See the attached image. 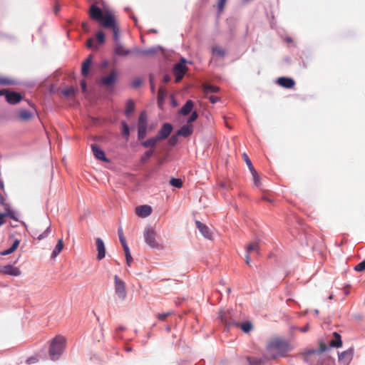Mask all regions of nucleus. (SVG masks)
Returning <instances> with one entry per match:
<instances>
[{"instance_id":"f257e3e1","label":"nucleus","mask_w":365,"mask_h":365,"mask_svg":"<svg viewBox=\"0 0 365 365\" xmlns=\"http://www.w3.org/2000/svg\"><path fill=\"white\" fill-rule=\"evenodd\" d=\"M290 351V345L287 340L275 338L266 346V352L271 355L272 359L283 357Z\"/></svg>"},{"instance_id":"f03ea898","label":"nucleus","mask_w":365,"mask_h":365,"mask_svg":"<svg viewBox=\"0 0 365 365\" xmlns=\"http://www.w3.org/2000/svg\"><path fill=\"white\" fill-rule=\"evenodd\" d=\"M173 130V126L170 123H164L155 136L142 141L140 145L143 148H155L158 142L167 139Z\"/></svg>"},{"instance_id":"7ed1b4c3","label":"nucleus","mask_w":365,"mask_h":365,"mask_svg":"<svg viewBox=\"0 0 365 365\" xmlns=\"http://www.w3.org/2000/svg\"><path fill=\"white\" fill-rule=\"evenodd\" d=\"M232 311L225 312L223 310L219 312V319L223 323L226 329H229L232 327H240L243 332L249 333L252 329V324L250 321H245L242 323L236 322L232 318Z\"/></svg>"},{"instance_id":"20e7f679","label":"nucleus","mask_w":365,"mask_h":365,"mask_svg":"<svg viewBox=\"0 0 365 365\" xmlns=\"http://www.w3.org/2000/svg\"><path fill=\"white\" fill-rule=\"evenodd\" d=\"M66 346V339L61 335L54 337L51 341L48 349L49 357L51 360H58L62 355Z\"/></svg>"},{"instance_id":"39448f33","label":"nucleus","mask_w":365,"mask_h":365,"mask_svg":"<svg viewBox=\"0 0 365 365\" xmlns=\"http://www.w3.org/2000/svg\"><path fill=\"white\" fill-rule=\"evenodd\" d=\"M342 346V340L341 335L336 332H333V339L329 341V344L327 345L322 341H319V347L318 349H312L307 351V355L312 354H321L330 350L331 348H339Z\"/></svg>"},{"instance_id":"423d86ee","label":"nucleus","mask_w":365,"mask_h":365,"mask_svg":"<svg viewBox=\"0 0 365 365\" xmlns=\"http://www.w3.org/2000/svg\"><path fill=\"white\" fill-rule=\"evenodd\" d=\"M89 15L93 20L98 22L102 27H104V23L108 21V17H115L110 11H106L104 14L103 10L98 6L97 2L93 3L91 6Z\"/></svg>"},{"instance_id":"0eeeda50","label":"nucleus","mask_w":365,"mask_h":365,"mask_svg":"<svg viewBox=\"0 0 365 365\" xmlns=\"http://www.w3.org/2000/svg\"><path fill=\"white\" fill-rule=\"evenodd\" d=\"M145 243L151 248L160 250L162 246L155 240L156 233L153 228L147 227L143 232Z\"/></svg>"},{"instance_id":"6e6552de","label":"nucleus","mask_w":365,"mask_h":365,"mask_svg":"<svg viewBox=\"0 0 365 365\" xmlns=\"http://www.w3.org/2000/svg\"><path fill=\"white\" fill-rule=\"evenodd\" d=\"M118 73L115 69L112 70L108 76H102L99 85L104 88H112L118 80Z\"/></svg>"},{"instance_id":"1a4fd4ad","label":"nucleus","mask_w":365,"mask_h":365,"mask_svg":"<svg viewBox=\"0 0 365 365\" xmlns=\"http://www.w3.org/2000/svg\"><path fill=\"white\" fill-rule=\"evenodd\" d=\"M187 61L185 58H182L181 60L174 65L173 72L175 77V82L179 83L183 78L184 74L187 71L186 66Z\"/></svg>"},{"instance_id":"9d476101","label":"nucleus","mask_w":365,"mask_h":365,"mask_svg":"<svg viewBox=\"0 0 365 365\" xmlns=\"http://www.w3.org/2000/svg\"><path fill=\"white\" fill-rule=\"evenodd\" d=\"M103 28L112 29L114 41L115 43H120V30L119 27L116 24L115 17H108V21L104 23Z\"/></svg>"},{"instance_id":"9b49d317","label":"nucleus","mask_w":365,"mask_h":365,"mask_svg":"<svg viewBox=\"0 0 365 365\" xmlns=\"http://www.w3.org/2000/svg\"><path fill=\"white\" fill-rule=\"evenodd\" d=\"M115 292L118 298L124 300L126 297V290L124 282L120 279L117 274L114 276Z\"/></svg>"},{"instance_id":"f8f14e48","label":"nucleus","mask_w":365,"mask_h":365,"mask_svg":"<svg viewBox=\"0 0 365 365\" xmlns=\"http://www.w3.org/2000/svg\"><path fill=\"white\" fill-rule=\"evenodd\" d=\"M272 359L271 355L269 353H262L259 357L247 356L246 360L248 365H262L268 363Z\"/></svg>"},{"instance_id":"ddd939ff","label":"nucleus","mask_w":365,"mask_h":365,"mask_svg":"<svg viewBox=\"0 0 365 365\" xmlns=\"http://www.w3.org/2000/svg\"><path fill=\"white\" fill-rule=\"evenodd\" d=\"M96 40L98 43H96V40L93 38H90L87 41V47L91 49H98V45L103 44L106 41L105 34L102 31H99L96 33Z\"/></svg>"},{"instance_id":"4468645a","label":"nucleus","mask_w":365,"mask_h":365,"mask_svg":"<svg viewBox=\"0 0 365 365\" xmlns=\"http://www.w3.org/2000/svg\"><path fill=\"white\" fill-rule=\"evenodd\" d=\"M354 348L350 347L347 350L338 353V361L341 365H349L354 356Z\"/></svg>"},{"instance_id":"2eb2a0df","label":"nucleus","mask_w":365,"mask_h":365,"mask_svg":"<svg viewBox=\"0 0 365 365\" xmlns=\"http://www.w3.org/2000/svg\"><path fill=\"white\" fill-rule=\"evenodd\" d=\"M317 356V362L318 365H335V359L324 352L321 354H312Z\"/></svg>"},{"instance_id":"dca6fc26","label":"nucleus","mask_w":365,"mask_h":365,"mask_svg":"<svg viewBox=\"0 0 365 365\" xmlns=\"http://www.w3.org/2000/svg\"><path fill=\"white\" fill-rule=\"evenodd\" d=\"M5 98L8 103L15 105L19 103L23 97L20 93L7 89Z\"/></svg>"},{"instance_id":"f3484780","label":"nucleus","mask_w":365,"mask_h":365,"mask_svg":"<svg viewBox=\"0 0 365 365\" xmlns=\"http://www.w3.org/2000/svg\"><path fill=\"white\" fill-rule=\"evenodd\" d=\"M0 273L9 276L18 277L21 275V272L18 267L9 264L0 267Z\"/></svg>"},{"instance_id":"a211bd4d","label":"nucleus","mask_w":365,"mask_h":365,"mask_svg":"<svg viewBox=\"0 0 365 365\" xmlns=\"http://www.w3.org/2000/svg\"><path fill=\"white\" fill-rule=\"evenodd\" d=\"M91 147L93 154L96 159L105 163L109 162V159L106 157L104 150L98 145L94 143Z\"/></svg>"},{"instance_id":"6ab92c4d","label":"nucleus","mask_w":365,"mask_h":365,"mask_svg":"<svg viewBox=\"0 0 365 365\" xmlns=\"http://www.w3.org/2000/svg\"><path fill=\"white\" fill-rule=\"evenodd\" d=\"M197 228L201 235L207 239L210 240L212 236V232L210 229L205 224L202 223L199 220L195 221Z\"/></svg>"},{"instance_id":"aec40b11","label":"nucleus","mask_w":365,"mask_h":365,"mask_svg":"<svg viewBox=\"0 0 365 365\" xmlns=\"http://www.w3.org/2000/svg\"><path fill=\"white\" fill-rule=\"evenodd\" d=\"M96 245L98 250L97 259L98 261L102 260L106 256V247L104 242L100 237L96 238Z\"/></svg>"},{"instance_id":"412c9836","label":"nucleus","mask_w":365,"mask_h":365,"mask_svg":"<svg viewBox=\"0 0 365 365\" xmlns=\"http://www.w3.org/2000/svg\"><path fill=\"white\" fill-rule=\"evenodd\" d=\"M277 83L278 85L285 88H292L295 85V81L293 78L284 76L278 78Z\"/></svg>"},{"instance_id":"4be33fe9","label":"nucleus","mask_w":365,"mask_h":365,"mask_svg":"<svg viewBox=\"0 0 365 365\" xmlns=\"http://www.w3.org/2000/svg\"><path fill=\"white\" fill-rule=\"evenodd\" d=\"M135 212L140 217H146L152 213V207L148 205L138 206Z\"/></svg>"},{"instance_id":"5701e85b","label":"nucleus","mask_w":365,"mask_h":365,"mask_svg":"<svg viewBox=\"0 0 365 365\" xmlns=\"http://www.w3.org/2000/svg\"><path fill=\"white\" fill-rule=\"evenodd\" d=\"M92 63H93V57L91 55H90L87 57V58L82 63L81 74L83 76L87 77L89 75Z\"/></svg>"},{"instance_id":"b1692460","label":"nucleus","mask_w":365,"mask_h":365,"mask_svg":"<svg viewBox=\"0 0 365 365\" xmlns=\"http://www.w3.org/2000/svg\"><path fill=\"white\" fill-rule=\"evenodd\" d=\"M193 133L192 125L185 124L178 131L177 135L187 138L190 136Z\"/></svg>"},{"instance_id":"393cba45","label":"nucleus","mask_w":365,"mask_h":365,"mask_svg":"<svg viewBox=\"0 0 365 365\" xmlns=\"http://www.w3.org/2000/svg\"><path fill=\"white\" fill-rule=\"evenodd\" d=\"M194 107V103L192 100H187L185 103L181 107L179 110V113L182 115H189Z\"/></svg>"},{"instance_id":"a878e982","label":"nucleus","mask_w":365,"mask_h":365,"mask_svg":"<svg viewBox=\"0 0 365 365\" xmlns=\"http://www.w3.org/2000/svg\"><path fill=\"white\" fill-rule=\"evenodd\" d=\"M147 150L140 157V163L145 164L148 162L149 159L155 154V148H148Z\"/></svg>"},{"instance_id":"bb28decb","label":"nucleus","mask_w":365,"mask_h":365,"mask_svg":"<svg viewBox=\"0 0 365 365\" xmlns=\"http://www.w3.org/2000/svg\"><path fill=\"white\" fill-rule=\"evenodd\" d=\"M135 109V104L133 99H128L126 101L125 109L124 114L126 117L129 118Z\"/></svg>"},{"instance_id":"cd10ccee","label":"nucleus","mask_w":365,"mask_h":365,"mask_svg":"<svg viewBox=\"0 0 365 365\" xmlns=\"http://www.w3.org/2000/svg\"><path fill=\"white\" fill-rule=\"evenodd\" d=\"M121 135L125 140H128L130 134V128L125 120L120 122Z\"/></svg>"},{"instance_id":"c85d7f7f","label":"nucleus","mask_w":365,"mask_h":365,"mask_svg":"<svg viewBox=\"0 0 365 365\" xmlns=\"http://www.w3.org/2000/svg\"><path fill=\"white\" fill-rule=\"evenodd\" d=\"M163 50V48L159 45L145 48L144 49V56H153L158 53L159 51Z\"/></svg>"},{"instance_id":"c756f323","label":"nucleus","mask_w":365,"mask_h":365,"mask_svg":"<svg viewBox=\"0 0 365 365\" xmlns=\"http://www.w3.org/2000/svg\"><path fill=\"white\" fill-rule=\"evenodd\" d=\"M63 248V242L62 239H59L52 251L51 258L56 257Z\"/></svg>"},{"instance_id":"7c9ffc66","label":"nucleus","mask_w":365,"mask_h":365,"mask_svg":"<svg viewBox=\"0 0 365 365\" xmlns=\"http://www.w3.org/2000/svg\"><path fill=\"white\" fill-rule=\"evenodd\" d=\"M124 54L127 56L129 54H135V56H144V49H141L137 46H134L133 48L124 50Z\"/></svg>"},{"instance_id":"2f4dec72","label":"nucleus","mask_w":365,"mask_h":365,"mask_svg":"<svg viewBox=\"0 0 365 365\" xmlns=\"http://www.w3.org/2000/svg\"><path fill=\"white\" fill-rule=\"evenodd\" d=\"M147 131H148V125H140L138 126V140H141L144 139L147 135Z\"/></svg>"},{"instance_id":"473e14b6","label":"nucleus","mask_w":365,"mask_h":365,"mask_svg":"<svg viewBox=\"0 0 365 365\" xmlns=\"http://www.w3.org/2000/svg\"><path fill=\"white\" fill-rule=\"evenodd\" d=\"M148 125V115L145 110L142 111L138 117V126Z\"/></svg>"},{"instance_id":"72a5a7b5","label":"nucleus","mask_w":365,"mask_h":365,"mask_svg":"<svg viewBox=\"0 0 365 365\" xmlns=\"http://www.w3.org/2000/svg\"><path fill=\"white\" fill-rule=\"evenodd\" d=\"M242 156H243V159H244L247 166L248 167L251 174H256V170L254 168L252 163L251 160L250 159L249 156L245 153H243Z\"/></svg>"},{"instance_id":"f704fd0d","label":"nucleus","mask_w":365,"mask_h":365,"mask_svg":"<svg viewBox=\"0 0 365 365\" xmlns=\"http://www.w3.org/2000/svg\"><path fill=\"white\" fill-rule=\"evenodd\" d=\"M123 46L120 43H115L113 48V53L118 56H126L127 55L124 54Z\"/></svg>"},{"instance_id":"c9c22d12","label":"nucleus","mask_w":365,"mask_h":365,"mask_svg":"<svg viewBox=\"0 0 365 365\" xmlns=\"http://www.w3.org/2000/svg\"><path fill=\"white\" fill-rule=\"evenodd\" d=\"M6 212L2 213L3 217L5 218L6 217H9L11 219L14 220V221L18 222L19 219L16 216L14 212L10 209L9 205L6 206Z\"/></svg>"},{"instance_id":"e433bc0d","label":"nucleus","mask_w":365,"mask_h":365,"mask_svg":"<svg viewBox=\"0 0 365 365\" xmlns=\"http://www.w3.org/2000/svg\"><path fill=\"white\" fill-rule=\"evenodd\" d=\"M220 91V88L217 86L208 84L204 87V91L206 93H217Z\"/></svg>"},{"instance_id":"4c0bfd02","label":"nucleus","mask_w":365,"mask_h":365,"mask_svg":"<svg viewBox=\"0 0 365 365\" xmlns=\"http://www.w3.org/2000/svg\"><path fill=\"white\" fill-rule=\"evenodd\" d=\"M170 185L179 189L182 187V181L180 178H171L170 180Z\"/></svg>"},{"instance_id":"58836bf2","label":"nucleus","mask_w":365,"mask_h":365,"mask_svg":"<svg viewBox=\"0 0 365 365\" xmlns=\"http://www.w3.org/2000/svg\"><path fill=\"white\" fill-rule=\"evenodd\" d=\"M76 91H77V88H75L73 86H70V87H68V88H65L62 91V93L66 97H68V96L75 95Z\"/></svg>"},{"instance_id":"ea45409f","label":"nucleus","mask_w":365,"mask_h":365,"mask_svg":"<svg viewBox=\"0 0 365 365\" xmlns=\"http://www.w3.org/2000/svg\"><path fill=\"white\" fill-rule=\"evenodd\" d=\"M32 113L29 110H23L19 113V118L24 120H29L31 118Z\"/></svg>"},{"instance_id":"a19ab883","label":"nucleus","mask_w":365,"mask_h":365,"mask_svg":"<svg viewBox=\"0 0 365 365\" xmlns=\"http://www.w3.org/2000/svg\"><path fill=\"white\" fill-rule=\"evenodd\" d=\"M178 137L179 135H177V132L173 134L169 139H168V145L171 147L175 146L178 142Z\"/></svg>"},{"instance_id":"79ce46f5","label":"nucleus","mask_w":365,"mask_h":365,"mask_svg":"<svg viewBox=\"0 0 365 365\" xmlns=\"http://www.w3.org/2000/svg\"><path fill=\"white\" fill-rule=\"evenodd\" d=\"M168 95V91L163 86H160L158 92V98H165Z\"/></svg>"},{"instance_id":"37998d69","label":"nucleus","mask_w":365,"mask_h":365,"mask_svg":"<svg viewBox=\"0 0 365 365\" xmlns=\"http://www.w3.org/2000/svg\"><path fill=\"white\" fill-rule=\"evenodd\" d=\"M212 51L213 54H217V55H219L221 57H224L225 55V50H223L221 48L217 47V46L213 47L212 48Z\"/></svg>"},{"instance_id":"c03bdc74","label":"nucleus","mask_w":365,"mask_h":365,"mask_svg":"<svg viewBox=\"0 0 365 365\" xmlns=\"http://www.w3.org/2000/svg\"><path fill=\"white\" fill-rule=\"evenodd\" d=\"M354 269L358 272H364L365 270V259L356 264Z\"/></svg>"},{"instance_id":"a18cd8bd","label":"nucleus","mask_w":365,"mask_h":365,"mask_svg":"<svg viewBox=\"0 0 365 365\" xmlns=\"http://www.w3.org/2000/svg\"><path fill=\"white\" fill-rule=\"evenodd\" d=\"M51 232V227L48 226L41 235L37 237L38 240H42L47 237Z\"/></svg>"},{"instance_id":"49530a36","label":"nucleus","mask_w":365,"mask_h":365,"mask_svg":"<svg viewBox=\"0 0 365 365\" xmlns=\"http://www.w3.org/2000/svg\"><path fill=\"white\" fill-rule=\"evenodd\" d=\"M198 118V113L196 110H194V111H192L191 112V115H190V117L188 118L187 119V123L186 124H188L190 125V123L195 121L197 120V118Z\"/></svg>"},{"instance_id":"de8ad7c7","label":"nucleus","mask_w":365,"mask_h":365,"mask_svg":"<svg viewBox=\"0 0 365 365\" xmlns=\"http://www.w3.org/2000/svg\"><path fill=\"white\" fill-rule=\"evenodd\" d=\"M118 235L119 240H120L121 245H124L125 243H127L125 238L123 235V231L122 227H118Z\"/></svg>"},{"instance_id":"09e8293b","label":"nucleus","mask_w":365,"mask_h":365,"mask_svg":"<svg viewBox=\"0 0 365 365\" xmlns=\"http://www.w3.org/2000/svg\"><path fill=\"white\" fill-rule=\"evenodd\" d=\"M15 81L7 78L0 77V85H14Z\"/></svg>"},{"instance_id":"8fccbe9b","label":"nucleus","mask_w":365,"mask_h":365,"mask_svg":"<svg viewBox=\"0 0 365 365\" xmlns=\"http://www.w3.org/2000/svg\"><path fill=\"white\" fill-rule=\"evenodd\" d=\"M149 83L150 86V91L153 93H155V85L154 83V76L152 73L149 75Z\"/></svg>"},{"instance_id":"3c124183","label":"nucleus","mask_w":365,"mask_h":365,"mask_svg":"<svg viewBox=\"0 0 365 365\" xmlns=\"http://www.w3.org/2000/svg\"><path fill=\"white\" fill-rule=\"evenodd\" d=\"M252 178H253L255 185L257 187H259L261 185V179H260V177L259 176L257 172L256 171V174H252Z\"/></svg>"},{"instance_id":"603ef678","label":"nucleus","mask_w":365,"mask_h":365,"mask_svg":"<svg viewBox=\"0 0 365 365\" xmlns=\"http://www.w3.org/2000/svg\"><path fill=\"white\" fill-rule=\"evenodd\" d=\"M257 251V252H259L258 250V247L257 246H255L254 244L252 243H250L247 248V250H246V254H249L250 252L251 251Z\"/></svg>"},{"instance_id":"864d4df0","label":"nucleus","mask_w":365,"mask_h":365,"mask_svg":"<svg viewBox=\"0 0 365 365\" xmlns=\"http://www.w3.org/2000/svg\"><path fill=\"white\" fill-rule=\"evenodd\" d=\"M142 84V80L140 78H137L132 81V86L133 88H138Z\"/></svg>"},{"instance_id":"5fc2aeb1","label":"nucleus","mask_w":365,"mask_h":365,"mask_svg":"<svg viewBox=\"0 0 365 365\" xmlns=\"http://www.w3.org/2000/svg\"><path fill=\"white\" fill-rule=\"evenodd\" d=\"M19 244H20V240L18 239H15L10 247L12 249V250L15 251L19 246Z\"/></svg>"},{"instance_id":"6e6d98bb","label":"nucleus","mask_w":365,"mask_h":365,"mask_svg":"<svg viewBox=\"0 0 365 365\" xmlns=\"http://www.w3.org/2000/svg\"><path fill=\"white\" fill-rule=\"evenodd\" d=\"M304 361L305 362H307V364H309V365H314V359H310L309 356L310 355H307V351L304 352Z\"/></svg>"},{"instance_id":"4d7b16f0","label":"nucleus","mask_w":365,"mask_h":365,"mask_svg":"<svg viewBox=\"0 0 365 365\" xmlns=\"http://www.w3.org/2000/svg\"><path fill=\"white\" fill-rule=\"evenodd\" d=\"M226 0H218L217 8L219 11H222L224 9Z\"/></svg>"},{"instance_id":"13d9d810","label":"nucleus","mask_w":365,"mask_h":365,"mask_svg":"<svg viewBox=\"0 0 365 365\" xmlns=\"http://www.w3.org/2000/svg\"><path fill=\"white\" fill-rule=\"evenodd\" d=\"M122 246H123V250L125 252V256L130 257V255H130V249H129L128 244L125 243L124 245H122Z\"/></svg>"},{"instance_id":"bf43d9fd","label":"nucleus","mask_w":365,"mask_h":365,"mask_svg":"<svg viewBox=\"0 0 365 365\" xmlns=\"http://www.w3.org/2000/svg\"><path fill=\"white\" fill-rule=\"evenodd\" d=\"M14 251L12 250V249L11 247H9V249H6V250H4L1 252H0V255H2V256H6V255H9L11 253H13Z\"/></svg>"},{"instance_id":"052dcab7","label":"nucleus","mask_w":365,"mask_h":365,"mask_svg":"<svg viewBox=\"0 0 365 365\" xmlns=\"http://www.w3.org/2000/svg\"><path fill=\"white\" fill-rule=\"evenodd\" d=\"M170 314V312L159 314L158 318L159 320L164 321Z\"/></svg>"},{"instance_id":"680f3d73","label":"nucleus","mask_w":365,"mask_h":365,"mask_svg":"<svg viewBox=\"0 0 365 365\" xmlns=\"http://www.w3.org/2000/svg\"><path fill=\"white\" fill-rule=\"evenodd\" d=\"M81 87L83 92L86 93L87 91V83L85 80L81 81Z\"/></svg>"},{"instance_id":"e2e57ef3","label":"nucleus","mask_w":365,"mask_h":365,"mask_svg":"<svg viewBox=\"0 0 365 365\" xmlns=\"http://www.w3.org/2000/svg\"><path fill=\"white\" fill-rule=\"evenodd\" d=\"M165 98H158V106L160 108H163Z\"/></svg>"},{"instance_id":"0e129e2a","label":"nucleus","mask_w":365,"mask_h":365,"mask_svg":"<svg viewBox=\"0 0 365 365\" xmlns=\"http://www.w3.org/2000/svg\"><path fill=\"white\" fill-rule=\"evenodd\" d=\"M219 98L217 96H210L209 97V100L212 103H216L218 101H219Z\"/></svg>"},{"instance_id":"69168bd1","label":"nucleus","mask_w":365,"mask_h":365,"mask_svg":"<svg viewBox=\"0 0 365 365\" xmlns=\"http://www.w3.org/2000/svg\"><path fill=\"white\" fill-rule=\"evenodd\" d=\"M171 78L169 74H165L163 78V82L165 83H168L170 81Z\"/></svg>"},{"instance_id":"338daca9","label":"nucleus","mask_w":365,"mask_h":365,"mask_svg":"<svg viewBox=\"0 0 365 365\" xmlns=\"http://www.w3.org/2000/svg\"><path fill=\"white\" fill-rule=\"evenodd\" d=\"M37 361V359L35 357H29L26 359V363L29 364H34Z\"/></svg>"},{"instance_id":"774afa93","label":"nucleus","mask_w":365,"mask_h":365,"mask_svg":"<svg viewBox=\"0 0 365 365\" xmlns=\"http://www.w3.org/2000/svg\"><path fill=\"white\" fill-rule=\"evenodd\" d=\"M0 204H1V205L9 206V205H8V204H6V203H5V200H4V198L3 195H2V194H1V192H0Z\"/></svg>"}]
</instances>
